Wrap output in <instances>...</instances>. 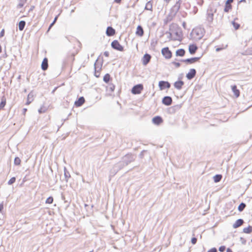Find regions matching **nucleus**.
<instances>
[{
  "label": "nucleus",
  "instance_id": "f257e3e1",
  "mask_svg": "<svg viewBox=\"0 0 252 252\" xmlns=\"http://www.w3.org/2000/svg\"><path fill=\"white\" fill-rule=\"evenodd\" d=\"M170 32H166L167 37L170 40L181 41L182 39V32L180 28L173 26L170 28Z\"/></svg>",
  "mask_w": 252,
  "mask_h": 252
},
{
  "label": "nucleus",
  "instance_id": "f03ea898",
  "mask_svg": "<svg viewBox=\"0 0 252 252\" xmlns=\"http://www.w3.org/2000/svg\"><path fill=\"white\" fill-rule=\"evenodd\" d=\"M204 30L201 28H196L192 30L190 36L192 38L195 40L198 41L201 39L204 36Z\"/></svg>",
  "mask_w": 252,
  "mask_h": 252
},
{
  "label": "nucleus",
  "instance_id": "7ed1b4c3",
  "mask_svg": "<svg viewBox=\"0 0 252 252\" xmlns=\"http://www.w3.org/2000/svg\"><path fill=\"white\" fill-rule=\"evenodd\" d=\"M135 158V156L132 154H127L123 158L122 160L125 163V165L126 166L134 161Z\"/></svg>",
  "mask_w": 252,
  "mask_h": 252
},
{
  "label": "nucleus",
  "instance_id": "20e7f679",
  "mask_svg": "<svg viewBox=\"0 0 252 252\" xmlns=\"http://www.w3.org/2000/svg\"><path fill=\"white\" fill-rule=\"evenodd\" d=\"M216 11V9H213L212 8L208 9L207 10L206 20L209 24H211L213 22L214 19V14Z\"/></svg>",
  "mask_w": 252,
  "mask_h": 252
},
{
  "label": "nucleus",
  "instance_id": "39448f33",
  "mask_svg": "<svg viewBox=\"0 0 252 252\" xmlns=\"http://www.w3.org/2000/svg\"><path fill=\"white\" fill-rule=\"evenodd\" d=\"M181 3V0H178L171 8L172 14L175 15L178 12Z\"/></svg>",
  "mask_w": 252,
  "mask_h": 252
},
{
  "label": "nucleus",
  "instance_id": "423d86ee",
  "mask_svg": "<svg viewBox=\"0 0 252 252\" xmlns=\"http://www.w3.org/2000/svg\"><path fill=\"white\" fill-rule=\"evenodd\" d=\"M181 3V0H178L171 8L172 14L175 15L178 12Z\"/></svg>",
  "mask_w": 252,
  "mask_h": 252
},
{
  "label": "nucleus",
  "instance_id": "0eeeda50",
  "mask_svg": "<svg viewBox=\"0 0 252 252\" xmlns=\"http://www.w3.org/2000/svg\"><path fill=\"white\" fill-rule=\"evenodd\" d=\"M161 53L166 59H169L172 57V53L169 50L168 47L163 48L161 50Z\"/></svg>",
  "mask_w": 252,
  "mask_h": 252
},
{
  "label": "nucleus",
  "instance_id": "6e6552de",
  "mask_svg": "<svg viewBox=\"0 0 252 252\" xmlns=\"http://www.w3.org/2000/svg\"><path fill=\"white\" fill-rule=\"evenodd\" d=\"M112 47L118 51H123L124 50V47L119 43L117 40H114L111 43Z\"/></svg>",
  "mask_w": 252,
  "mask_h": 252
},
{
  "label": "nucleus",
  "instance_id": "1a4fd4ad",
  "mask_svg": "<svg viewBox=\"0 0 252 252\" xmlns=\"http://www.w3.org/2000/svg\"><path fill=\"white\" fill-rule=\"evenodd\" d=\"M143 89V87L142 84H138L134 86L132 90L131 93L133 94H139L141 91Z\"/></svg>",
  "mask_w": 252,
  "mask_h": 252
},
{
  "label": "nucleus",
  "instance_id": "9d476101",
  "mask_svg": "<svg viewBox=\"0 0 252 252\" xmlns=\"http://www.w3.org/2000/svg\"><path fill=\"white\" fill-rule=\"evenodd\" d=\"M158 86L160 90H164L166 88H170V84L167 81H160L158 83Z\"/></svg>",
  "mask_w": 252,
  "mask_h": 252
},
{
  "label": "nucleus",
  "instance_id": "9b49d317",
  "mask_svg": "<svg viewBox=\"0 0 252 252\" xmlns=\"http://www.w3.org/2000/svg\"><path fill=\"white\" fill-rule=\"evenodd\" d=\"M200 59V57H194L190 59H187L185 60H182L181 61L183 62L187 63L189 64L194 63L198 61Z\"/></svg>",
  "mask_w": 252,
  "mask_h": 252
},
{
  "label": "nucleus",
  "instance_id": "f8f14e48",
  "mask_svg": "<svg viewBox=\"0 0 252 252\" xmlns=\"http://www.w3.org/2000/svg\"><path fill=\"white\" fill-rule=\"evenodd\" d=\"M119 170H120L119 169L117 163L115 164L110 171V176H114Z\"/></svg>",
  "mask_w": 252,
  "mask_h": 252
},
{
  "label": "nucleus",
  "instance_id": "ddd939ff",
  "mask_svg": "<svg viewBox=\"0 0 252 252\" xmlns=\"http://www.w3.org/2000/svg\"><path fill=\"white\" fill-rule=\"evenodd\" d=\"M162 102L164 105L169 106L171 104L172 99L170 96H166L163 98Z\"/></svg>",
  "mask_w": 252,
  "mask_h": 252
},
{
  "label": "nucleus",
  "instance_id": "4468645a",
  "mask_svg": "<svg viewBox=\"0 0 252 252\" xmlns=\"http://www.w3.org/2000/svg\"><path fill=\"white\" fill-rule=\"evenodd\" d=\"M196 70L195 69L192 68L189 70V71L187 74L186 77L189 80H191L194 77L196 74Z\"/></svg>",
  "mask_w": 252,
  "mask_h": 252
},
{
  "label": "nucleus",
  "instance_id": "2eb2a0df",
  "mask_svg": "<svg viewBox=\"0 0 252 252\" xmlns=\"http://www.w3.org/2000/svg\"><path fill=\"white\" fill-rule=\"evenodd\" d=\"M233 1V0H227L224 9V12H228L232 8L231 3H232Z\"/></svg>",
  "mask_w": 252,
  "mask_h": 252
},
{
  "label": "nucleus",
  "instance_id": "dca6fc26",
  "mask_svg": "<svg viewBox=\"0 0 252 252\" xmlns=\"http://www.w3.org/2000/svg\"><path fill=\"white\" fill-rule=\"evenodd\" d=\"M151 58V56L148 54H146L144 55L143 58L142 59V63L144 65L147 64L150 62Z\"/></svg>",
  "mask_w": 252,
  "mask_h": 252
},
{
  "label": "nucleus",
  "instance_id": "f3484780",
  "mask_svg": "<svg viewBox=\"0 0 252 252\" xmlns=\"http://www.w3.org/2000/svg\"><path fill=\"white\" fill-rule=\"evenodd\" d=\"M184 82L183 81H178L174 83V86L176 89L180 90L182 88V87L184 85Z\"/></svg>",
  "mask_w": 252,
  "mask_h": 252
},
{
  "label": "nucleus",
  "instance_id": "a211bd4d",
  "mask_svg": "<svg viewBox=\"0 0 252 252\" xmlns=\"http://www.w3.org/2000/svg\"><path fill=\"white\" fill-rule=\"evenodd\" d=\"M115 33V30L111 27H108L106 31V34L109 36L113 35Z\"/></svg>",
  "mask_w": 252,
  "mask_h": 252
},
{
  "label": "nucleus",
  "instance_id": "6ab92c4d",
  "mask_svg": "<svg viewBox=\"0 0 252 252\" xmlns=\"http://www.w3.org/2000/svg\"><path fill=\"white\" fill-rule=\"evenodd\" d=\"M152 122L154 124L158 125L162 122V119L160 116H156L153 118Z\"/></svg>",
  "mask_w": 252,
  "mask_h": 252
},
{
  "label": "nucleus",
  "instance_id": "aec40b11",
  "mask_svg": "<svg viewBox=\"0 0 252 252\" xmlns=\"http://www.w3.org/2000/svg\"><path fill=\"white\" fill-rule=\"evenodd\" d=\"M244 223V220L242 219H238L233 224V227L234 228H236L240 226Z\"/></svg>",
  "mask_w": 252,
  "mask_h": 252
},
{
  "label": "nucleus",
  "instance_id": "412c9836",
  "mask_svg": "<svg viewBox=\"0 0 252 252\" xmlns=\"http://www.w3.org/2000/svg\"><path fill=\"white\" fill-rule=\"evenodd\" d=\"M33 93L32 92L30 93L27 97V101L26 102L27 105L30 104L33 100Z\"/></svg>",
  "mask_w": 252,
  "mask_h": 252
},
{
  "label": "nucleus",
  "instance_id": "4be33fe9",
  "mask_svg": "<svg viewBox=\"0 0 252 252\" xmlns=\"http://www.w3.org/2000/svg\"><path fill=\"white\" fill-rule=\"evenodd\" d=\"M197 49V47L194 45L192 44L189 46V50L191 54H194Z\"/></svg>",
  "mask_w": 252,
  "mask_h": 252
},
{
  "label": "nucleus",
  "instance_id": "5701e85b",
  "mask_svg": "<svg viewBox=\"0 0 252 252\" xmlns=\"http://www.w3.org/2000/svg\"><path fill=\"white\" fill-rule=\"evenodd\" d=\"M85 102V99L83 96L79 98V99L75 102V105L76 106H81Z\"/></svg>",
  "mask_w": 252,
  "mask_h": 252
},
{
  "label": "nucleus",
  "instance_id": "b1692460",
  "mask_svg": "<svg viewBox=\"0 0 252 252\" xmlns=\"http://www.w3.org/2000/svg\"><path fill=\"white\" fill-rule=\"evenodd\" d=\"M41 68L43 70H46L48 68V60L44 58L41 64Z\"/></svg>",
  "mask_w": 252,
  "mask_h": 252
},
{
  "label": "nucleus",
  "instance_id": "393cba45",
  "mask_svg": "<svg viewBox=\"0 0 252 252\" xmlns=\"http://www.w3.org/2000/svg\"><path fill=\"white\" fill-rule=\"evenodd\" d=\"M64 176L66 182H67L68 179L70 178V175L65 167H64Z\"/></svg>",
  "mask_w": 252,
  "mask_h": 252
},
{
  "label": "nucleus",
  "instance_id": "a878e982",
  "mask_svg": "<svg viewBox=\"0 0 252 252\" xmlns=\"http://www.w3.org/2000/svg\"><path fill=\"white\" fill-rule=\"evenodd\" d=\"M136 33V34L141 36L143 35L144 31L142 27L141 26H138L137 27Z\"/></svg>",
  "mask_w": 252,
  "mask_h": 252
},
{
  "label": "nucleus",
  "instance_id": "bb28decb",
  "mask_svg": "<svg viewBox=\"0 0 252 252\" xmlns=\"http://www.w3.org/2000/svg\"><path fill=\"white\" fill-rule=\"evenodd\" d=\"M185 54V51L183 49H178L176 52V55L177 56L183 57Z\"/></svg>",
  "mask_w": 252,
  "mask_h": 252
},
{
  "label": "nucleus",
  "instance_id": "cd10ccee",
  "mask_svg": "<svg viewBox=\"0 0 252 252\" xmlns=\"http://www.w3.org/2000/svg\"><path fill=\"white\" fill-rule=\"evenodd\" d=\"M232 90L236 97H237L239 96V95H240L239 91L237 89V87L235 85L232 86Z\"/></svg>",
  "mask_w": 252,
  "mask_h": 252
},
{
  "label": "nucleus",
  "instance_id": "c85d7f7f",
  "mask_svg": "<svg viewBox=\"0 0 252 252\" xmlns=\"http://www.w3.org/2000/svg\"><path fill=\"white\" fill-rule=\"evenodd\" d=\"M152 8H153V5H152V3L151 2V1H149L148 2H147V3L146 4V5H145V9L152 11Z\"/></svg>",
  "mask_w": 252,
  "mask_h": 252
},
{
  "label": "nucleus",
  "instance_id": "c756f323",
  "mask_svg": "<svg viewBox=\"0 0 252 252\" xmlns=\"http://www.w3.org/2000/svg\"><path fill=\"white\" fill-rule=\"evenodd\" d=\"M26 25V22L24 21H21L19 23V29L20 31H22L24 30Z\"/></svg>",
  "mask_w": 252,
  "mask_h": 252
},
{
  "label": "nucleus",
  "instance_id": "7c9ffc66",
  "mask_svg": "<svg viewBox=\"0 0 252 252\" xmlns=\"http://www.w3.org/2000/svg\"><path fill=\"white\" fill-rule=\"evenodd\" d=\"M221 178L222 175L220 174L216 175L213 177L214 181L215 183H218L220 182L221 180Z\"/></svg>",
  "mask_w": 252,
  "mask_h": 252
},
{
  "label": "nucleus",
  "instance_id": "2f4dec72",
  "mask_svg": "<svg viewBox=\"0 0 252 252\" xmlns=\"http://www.w3.org/2000/svg\"><path fill=\"white\" fill-rule=\"evenodd\" d=\"M252 232V226L249 225L248 227L244 228L243 229V232L250 234Z\"/></svg>",
  "mask_w": 252,
  "mask_h": 252
},
{
  "label": "nucleus",
  "instance_id": "473e14b6",
  "mask_svg": "<svg viewBox=\"0 0 252 252\" xmlns=\"http://www.w3.org/2000/svg\"><path fill=\"white\" fill-rule=\"evenodd\" d=\"M117 164L120 170L122 169L125 166H126V165H125V163L123 162V161L122 160H121V161H119V162L117 163Z\"/></svg>",
  "mask_w": 252,
  "mask_h": 252
},
{
  "label": "nucleus",
  "instance_id": "72a5a7b5",
  "mask_svg": "<svg viewBox=\"0 0 252 252\" xmlns=\"http://www.w3.org/2000/svg\"><path fill=\"white\" fill-rule=\"evenodd\" d=\"M246 207V204L244 203H241L238 206V210L240 212H242L244 210L245 208Z\"/></svg>",
  "mask_w": 252,
  "mask_h": 252
},
{
  "label": "nucleus",
  "instance_id": "f704fd0d",
  "mask_svg": "<svg viewBox=\"0 0 252 252\" xmlns=\"http://www.w3.org/2000/svg\"><path fill=\"white\" fill-rule=\"evenodd\" d=\"M110 78V75L109 74H106L103 77V81L106 83H108L109 81Z\"/></svg>",
  "mask_w": 252,
  "mask_h": 252
},
{
  "label": "nucleus",
  "instance_id": "c9c22d12",
  "mask_svg": "<svg viewBox=\"0 0 252 252\" xmlns=\"http://www.w3.org/2000/svg\"><path fill=\"white\" fill-rule=\"evenodd\" d=\"M26 1L27 0H20L18 5V7L20 8L22 7L25 4V3L26 2Z\"/></svg>",
  "mask_w": 252,
  "mask_h": 252
},
{
  "label": "nucleus",
  "instance_id": "e433bc0d",
  "mask_svg": "<svg viewBox=\"0 0 252 252\" xmlns=\"http://www.w3.org/2000/svg\"><path fill=\"white\" fill-rule=\"evenodd\" d=\"M21 159L18 157H16L14 159V164L16 165H19L20 164Z\"/></svg>",
  "mask_w": 252,
  "mask_h": 252
},
{
  "label": "nucleus",
  "instance_id": "4c0bfd02",
  "mask_svg": "<svg viewBox=\"0 0 252 252\" xmlns=\"http://www.w3.org/2000/svg\"><path fill=\"white\" fill-rule=\"evenodd\" d=\"M53 198L51 196L49 197L46 200V203L51 204L53 203Z\"/></svg>",
  "mask_w": 252,
  "mask_h": 252
},
{
  "label": "nucleus",
  "instance_id": "58836bf2",
  "mask_svg": "<svg viewBox=\"0 0 252 252\" xmlns=\"http://www.w3.org/2000/svg\"><path fill=\"white\" fill-rule=\"evenodd\" d=\"M46 110H47V109L46 107L42 106V107H40V108L38 110V112L40 114L45 113L46 112Z\"/></svg>",
  "mask_w": 252,
  "mask_h": 252
},
{
  "label": "nucleus",
  "instance_id": "ea45409f",
  "mask_svg": "<svg viewBox=\"0 0 252 252\" xmlns=\"http://www.w3.org/2000/svg\"><path fill=\"white\" fill-rule=\"evenodd\" d=\"M57 19H58V16H56L53 22L50 25L49 27L48 28V31H49L50 30V29L51 28V27L55 24V23L56 21H57Z\"/></svg>",
  "mask_w": 252,
  "mask_h": 252
},
{
  "label": "nucleus",
  "instance_id": "a19ab883",
  "mask_svg": "<svg viewBox=\"0 0 252 252\" xmlns=\"http://www.w3.org/2000/svg\"><path fill=\"white\" fill-rule=\"evenodd\" d=\"M108 89L113 92L115 89V86L113 84H109L108 86Z\"/></svg>",
  "mask_w": 252,
  "mask_h": 252
},
{
  "label": "nucleus",
  "instance_id": "79ce46f5",
  "mask_svg": "<svg viewBox=\"0 0 252 252\" xmlns=\"http://www.w3.org/2000/svg\"><path fill=\"white\" fill-rule=\"evenodd\" d=\"M16 179L15 177L11 178L8 182V185H12L15 182Z\"/></svg>",
  "mask_w": 252,
  "mask_h": 252
},
{
  "label": "nucleus",
  "instance_id": "37998d69",
  "mask_svg": "<svg viewBox=\"0 0 252 252\" xmlns=\"http://www.w3.org/2000/svg\"><path fill=\"white\" fill-rule=\"evenodd\" d=\"M232 25L235 28V30H237L239 28L240 25L238 23H235V22H232Z\"/></svg>",
  "mask_w": 252,
  "mask_h": 252
},
{
  "label": "nucleus",
  "instance_id": "c03bdc74",
  "mask_svg": "<svg viewBox=\"0 0 252 252\" xmlns=\"http://www.w3.org/2000/svg\"><path fill=\"white\" fill-rule=\"evenodd\" d=\"M5 104H6L5 99L4 100L3 98H2L1 99V108L5 106Z\"/></svg>",
  "mask_w": 252,
  "mask_h": 252
},
{
  "label": "nucleus",
  "instance_id": "a18cd8bd",
  "mask_svg": "<svg viewBox=\"0 0 252 252\" xmlns=\"http://www.w3.org/2000/svg\"><path fill=\"white\" fill-rule=\"evenodd\" d=\"M225 250V247L224 246H220L219 248V251L221 252H224Z\"/></svg>",
  "mask_w": 252,
  "mask_h": 252
},
{
  "label": "nucleus",
  "instance_id": "49530a36",
  "mask_svg": "<svg viewBox=\"0 0 252 252\" xmlns=\"http://www.w3.org/2000/svg\"><path fill=\"white\" fill-rule=\"evenodd\" d=\"M191 243L192 244H195L197 242V239L195 237H193L191 239Z\"/></svg>",
  "mask_w": 252,
  "mask_h": 252
},
{
  "label": "nucleus",
  "instance_id": "de8ad7c7",
  "mask_svg": "<svg viewBox=\"0 0 252 252\" xmlns=\"http://www.w3.org/2000/svg\"><path fill=\"white\" fill-rule=\"evenodd\" d=\"M208 252H217V250L215 248H213L209 250Z\"/></svg>",
  "mask_w": 252,
  "mask_h": 252
},
{
  "label": "nucleus",
  "instance_id": "09e8293b",
  "mask_svg": "<svg viewBox=\"0 0 252 252\" xmlns=\"http://www.w3.org/2000/svg\"><path fill=\"white\" fill-rule=\"evenodd\" d=\"M172 63H173V64H174L175 65V66H176V67H180V65H181V64H180L179 63H177V62H173Z\"/></svg>",
  "mask_w": 252,
  "mask_h": 252
},
{
  "label": "nucleus",
  "instance_id": "8fccbe9b",
  "mask_svg": "<svg viewBox=\"0 0 252 252\" xmlns=\"http://www.w3.org/2000/svg\"><path fill=\"white\" fill-rule=\"evenodd\" d=\"M94 69H95V76L97 77H98L99 76V74L97 75V72H96V62L94 63Z\"/></svg>",
  "mask_w": 252,
  "mask_h": 252
},
{
  "label": "nucleus",
  "instance_id": "3c124183",
  "mask_svg": "<svg viewBox=\"0 0 252 252\" xmlns=\"http://www.w3.org/2000/svg\"><path fill=\"white\" fill-rule=\"evenodd\" d=\"M227 46V45H226L225 48H226ZM223 49H224V48H216V51L217 52H219V51H220V50H222Z\"/></svg>",
  "mask_w": 252,
  "mask_h": 252
},
{
  "label": "nucleus",
  "instance_id": "603ef678",
  "mask_svg": "<svg viewBox=\"0 0 252 252\" xmlns=\"http://www.w3.org/2000/svg\"><path fill=\"white\" fill-rule=\"evenodd\" d=\"M104 55L105 57H108L109 56V52H108V51H105V52H104Z\"/></svg>",
  "mask_w": 252,
  "mask_h": 252
},
{
  "label": "nucleus",
  "instance_id": "864d4df0",
  "mask_svg": "<svg viewBox=\"0 0 252 252\" xmlns=\"http://www.w3.org/2000/svg\"><path fill=\"white\" fill-rule=\"evenodd\" d=\"M4 30H2L1 31V37L3 36L4 35Z\"/></svg>",
  "mask_w": 252,
  "mask_h": 252
},
{
  "label": "nucleus",
  "instance_id": "5fc2aeb1",
  "mask_svg": "<svg viewBox=\"0 0 252 252\" xmlns=\"http://www.w3.org/2000/svg\"><path fill=\"white\" fill-rule=\"evenodd\" d=\"M122 0H115V2L117 3H120L121 2Z\"/></svg>",
  "mask_w": 252,
  "mask_h": 252
},
{
  "label": "nucleus",
  "instance_id": "6e6d98bb",
  "mask_svg": "<svg viewBox=\"0 0 252 252\" xmlns=\"http://www.w3.org/2000/svg\"><path fill=\"white\" fill-rule=\"evenodd\" d=\"M226 252H232V250L230 248H228L226 250Z\"/></svg>",
  "mask_w": 252,
  "mask_h": 252
},
{
  "label": "nucleus",
  "instance_id": "4d7b16f0",
  "mask_svg": "<svg viewBox=\"0 0 252 252\" xmlns=\"http://www.w3.org/2000/svg\"><path fill=\"white\" fill-rule=\"evenodd\" d=\"M23 113L25 114L26 112V111H27V109L26 108H24L23 109Z\"/></svg>",
  "mask_w": 252,
  "mask_h": 252
},
{
  "label": "nucleus",
  "instance_id": "13d9d810",
  "mask_svg": "<svg viewBox=\"0 0 252 252\" xmlns=\"http://www.w3.org/2000/svg\"><path fill=\"white\" fill-rule=\"evenodd\" d=\"M33 8H34V6H32L31 8H30V9L29 10V11L32 10V9Z\"/></svg>",
  "mask_w": 252,
  "mask_h": 252
},
{
  "label": "nucleus",
  "instance_id": "bf43d9fd",
  "mask_svg": "<svg viewBox=\"0 0 252 252\" xmlns=\"http://www.w3.org/2000/svg\"><path fill=\"white\" fill-rule=\"evenodd\" d=\"M167 2H168L170 0H164Z\"/></svg>",
  "mask_w": 252,
  "mask_h": 252
},
{
  "label": "nucleus",
  "instance_id": "052dcab7",
  "mask_svg": "<svg viewBox=\"0 0 252 252\" xmlns=\"http://www.w3.org/2000/svg\"><path fill=\"white\" fill-rule=\"evenodd\" d=\"M74 11V9H72L71 11V13H72Z\"/></svg>",
  "mask_w": 252,
  "mask_h": 252
},
{
  "label": "nucleus",
  "instance_id": "680f3d73",
  "mask_svg": "<svg viewBox=\"0 0 252 252\" xmlns=\"http://www.w3.org/2000/svg\"><path fill=\"white\" fill-rule=\"evenodd\" d=\"M0 207H1V209H2V207H3L2 205H1V204Z\"/></svg>",
  "mask_w": 252,
  "mask_h": 252
}]
</instances>
